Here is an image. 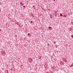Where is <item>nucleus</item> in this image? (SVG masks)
<instances>
[{
  "mask_svg": "<svg viewBox=\"0 0 73 73\" xmlns=\"http://www.w3.org/2000/svg\"><path fill=\"white\" fill-rule=\"evenodd\" d=\"M49 29H50V28H51V27H49Z\"/></svg>",
  "mask_w": 73,
  "mask_h": 73,
  "instance_id": "obj_4",
  "label": "nucleus"
},
{
  "mask_svg": "<svg viewBox=\"0 0 73 73\" xmlns=\"http://www.w3.org/2000/svg\"><path fill=\"white\" fill-rule=\"evenodd\" d=\"M31 23H32V21H31Z\"/></svg>",
  "mask_w": 73,
  "mask_h": 73,
  "instance_id": "obj_2",
  "label": "nucleus"
},
{
  "mask_svg": "<svg viewBox=\"0 0 73 73\" xmlns=\"http://www.w3.org/2000/svg\"><path fill=\"white\" fill-rule=\"evenodd\" d=\"M24 5V4H23V5Z\"/></svg>",
  "mask_w": 73,
  "mask_h": 73,
  "instance_id": "obj_9",
  "label": "nucleus"
},
{
  "mask_svg": "<svg viewBox=\"0 0 73 73\" xmlns=\"http://www.w3.org/2000/svg\"><path fill=\"white\" fill-rule=\"evenodd\" d=\"M72 66H73V65H72Z\"/></svg>",
  "mask_w": 73,
  "mask_h": 73,
  "instance_id": "obj_7",
  "label": "nucleus"
},
{
  "mask_svg": "<svg viewBox=\"0 0 73 73\" xmlns=\"http://www.w3.org/2000/svg\"><path fill=\"white\" fill-rule=\"evenodd\" d=\"M71 37H73V35L71 36Z\"/></svg>",
  "mask_w": 73,
  "mask_h": 73,
  "instance_id": "obj_6",
  "label": "nucleus"
},
{
  "mask_svg": "<svg viewBox=\"0 0 73 73\" xmlns=\"http://www.w3.org/2000/svg\"><path fill=\"white\" fill-rule=\"evenodd\" d=\"M72 38H73V37L72 36Z\"/></svg>",
  "mask_w": 73,
  "mask_h": 73,
  "instance_id": "obj_13",
  "label": "nucleus"
},
{
  "mask_svg": "<svg viewBox=\"0 0 73 73\" xmlns=\"http://www.w3.org/2000/svg\"><path fill=\"white\" fill-rule=\"evenodd\" d=\"M61 16H62V15H60Z\"/></svg>",
  "mask_w": 73,
  "mask_h": 73,
  "instance_id": "obj_10",
  "label": "nucleus"
},
{
  "mask_svg": "<svg viewBox=\"0 0 73 73\" xmlns=\"http://www.w3.org/2000/svg\"><path fill=\"white\" fill-rule=\"evenodd\" d=\"M23 7H24V8H25V6H23Z\"/></svg>",
  "mask_w": 73,
  "mask_h": 73,
  "instance_id": "obj_1",
  "label": "nucleus"
},
{
  "mask_svg": "<svg viewBox=\"0 0 73 73\" xmlns=\"http://www.w3.org/2000/svg\"><path fill=\"white\" fill-rule=\"evenodd\" d=\"M34 6V7H35V6H34H34Z\"/></svg>",
  "mask_w": 73,
  "mask_h": 73,
  "instance_id": "obj_11",
  "label": "nucleus"
},
{
  "mask_svg": "<svg viewBox=\"0 0 73 73\" xmlns=\"http://www.w3.org/2000/svg\"><path fill=\"white\" fill-rule=\"evenodd\" d=\"M54 1H55V0H54Z\"/></svg>",
  "mask_w": 73,
  "mask_h": 73,
  "instance_id": "obj_8",
  "label": "nucleus"
},
{
  "mask_svg": "<svg viewBox=\"0 0 73 73\" xmlns=\"http://www.w3.org/2000/svg\"><path fill=\"white\" fill-rule=\"evenodd\" d=\"M0 31H1V29H0Z\"/></svg>",
  "mask_w": 73,
  "mask_h": 73,
  "instance_id": "obj_3",
  "label": "nucleus"
},
{
  "mask_svg": "<svg viewBox=\"0 0 73 73\" xmlns=\"http://www.w3.org/2000/svg\"><path fill=\"white\" fill-rule=\"evenodd\" d=\"M56 15H55V16H56Z\"/></svg>",
  "mask_w": 73,
  "mask_h": 73,
  "instance_id": "obj_12",
  "label": "nucleus"
},
{
  "mask_svg": "<svg viewBox=\"0 0 73 73\" xmlns=\"http://www.w3.org/2000/svg\"><path fill=\"white\" fill-rule=\"evenodd\" d=\"M28 35H29V33L28 34Z\"/></svg>",
  "mask_w": 73,
  "mask_h": 73,
  "instance_id": "obj_5",
  "label": "nucleus"
}]
</instances>
